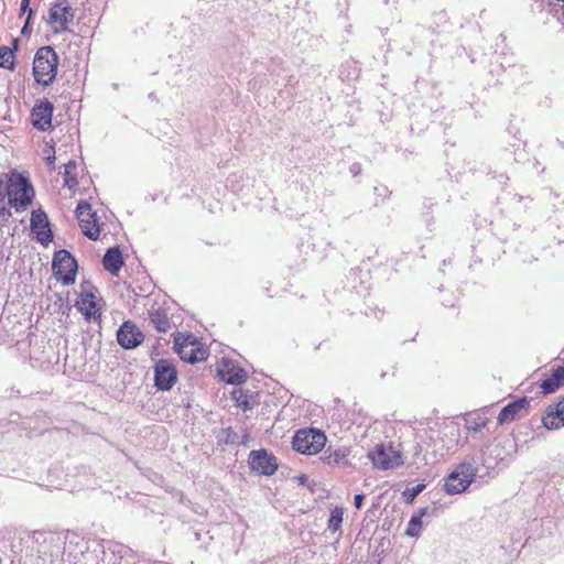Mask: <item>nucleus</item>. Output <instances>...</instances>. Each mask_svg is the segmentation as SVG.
<instances>
[{
  "label": "nucleus",
  "mask_w": 564,
  "mask_h": 564,
  "mask_svg": "<svg viewBox=\"0 0 564 564\" xmlns=\"http://www.w3.org/2000/svg\"><path fill=\"white\" fill-rule=\"evenodd\" d=\"M7 177L6 194L9 205L14 208L17 213L24 212L29 205H31L35 195L30 180L17 172L11 173Z\"/></svg>",
  "instance_id": "f257e3e1"
},
{
  "label": "nucleus",
  "mask_w": 564,
  "mask_h": 564,
  "mask_svg": "<svg viewBox=\"0 0 564 564\" xmlns=\"http://www.w3.org/2000/svg\"><path fill=\"white\" fill-rule=\"evenodd\" d=\"M58 56L51 46L40 47L33 61V76L37 84L51 85L57 74Z\"/></svg>",
  "instance_id": "f03ea898"
},
{
  "label": "nucleus",
  "mask_w": 564,
  "mask_h": 564,
  "mask_svg": "<svg viewBox=\"0 0 564 564\" xmlns=\"http://www.w3.org/2000/svg\"><path fill=\"white\" fill-rule=\"evenodd\" d=\"M368 458L375 468L380 470L394 469L403 465L402 451L400 445L391 442L380 443L368 452Z\"/></svg>",
  "instance_id": "7ed1b4c3"
},
{
  "label": "nucleus",
  "mask_w": 564,
  "mask_h": 564,
  "mask_svg": "<svg viewBox=\"0 0 564 564\" xmlns=\"http://www.w3.org/2000/svg\"><path fill=\"white\" fill-rule=\"evenodd\" d=\"M174 348L181 359L189 364L206 360L208 357V351L193 334L177 333L174 337Z\"/></svg>",
  "instance_id": "20e7f679"
},
{
  "label": "nucleus",
  "mask_w": 564,
  "mask_h": 564,
  "mask_svg": "<svg viewBox=\"0 0 564 564\" xmlns=\"http://www.w3.org/2000/svg\"><path fill=\"white\" fill-rule=\"evenodd\" d=\"M326 443V436L323 432L315 429L300 430L293 437V448L305 455H314L323 449Z\"/></svg>",
  "instance_id": "39448f33"
},
{
  "label": "nucleus",
  "mask_w": 564,
  "mask_h": 564,
  "mask_svg": "<svg viewBox=\"0 0 564 564\" xmlns=\"http://www.w3.org/2000/svg\"><path fill=\"white\" fill-rule=\"evenodd\" d=\"M475 479L473 464L460 463L444 480V491L447 495L464 492Z\"/></svg>",
  "instance_id": "423d86ee"
},
{
  "label": "nucleus",
  "mask_w": 564,
  "mask_h": 564,
  "mask_svg": "<svg viewBox=\"0 0 564 564\" xmlns=\"http://www.w3.org/2000/svg\"><path fill=\"white\" fill-rule=\"evenodd\" d=\"M52 267L57 280L62 281L64 285H69L75 282L77 263L67 250L55 252Z\"/></svg>",
  "instance_id": "0eeeda50"
},
{
  "label": "nucleus",
  "mask_w": 564,
  "mask_h": 564,
  "mask_svg": "<svg viewBox=\"0 0 564 564\" xmlns=\"http://www.w3.org/2000/svg\"><path fill=\"white\" fill-rule=\"evenodd\" d=\"M76 215L83 234L91 240H97L100 228L96 213L93 212L90 204L84 200L79 202L76 208Z\"/></svg>",
  "instance_id": "6e6552de"
},
{
  "label": "nucleus",
  "mask_w": 564,
  "mask_h": 564,
  "mask_svg": "<svg viewBox=\"0 0 564 564\" xmlns=\"http://www.w3.org/2000/svg\"><path fill=\"white\" fill-rule=\"evenodd\" d=\"M177 379L174 365L166 359H160L154 366V383L159 390L169 391Z\"/></svg>",
  "instance_id": "1a4fd4ad"
},
{
  "label": "nucleus",
  "mask_w": 564,
  "mask_h": 564,
  "mask_svg": "<svg viewBox=\"0 0 564 564\" xmlns=\"http://www.w3.org/2000/svg\"><path fill=\"white\" fill-rule=\"evenodd\" d=\"M250 468L261 475L270 476L278 469L276 458L265 449L252 451L249 454Z\"/></svg>",
  "instance_id": "9d476101"
},
{
  "label": "nucleus",
  "mask_w": 564,
  "mask_h": 564,
  "mask_svg": "<svg viewBox=\"0 0 564 564\" xmlns=\"http://www.w3.org/2000/svg\"><path fill=\"white\" fill-rule=\"evenodd\" d=\"M118 344L124 349H133L144 340L143 333L130 321L124 322L117 332Z\"/></svg>",
  "instance_id": "9b49d317"
},
{
  "label": "nucleus",
  "mask_w": 564,
  "mask_h": 564,
  "mask_svg": "<svg viewBox=\"0 0 564 564\" xmlns=\"http://www.w3.org/2000/svg\"><path fill=\"white\" fill-rule=\"evenodd\" d=\"M31 231L36 240L47 246L53 240V234L46 214L43 210H34L31 215Z\"/></svg>",
  "instance_id": "f8f14e48"
},
{
  "label": "nucleus",
  "mask_w": 564,
  "mask_h": 564,
  "mask_svg": "<svg viewBox=\"0 0 564 564\" xmlns=\"http://www.w3.org/2000/svg\"><path fill=\"white\" fill-rule=\"evenodd\" d=\"M530 399L522 397L503 406L498 415V423L506 424L525 415L529 411Z\"/></svg>",
  "instance_id": "ddd939ff"
},
{
  "label": "nucleus",
  "mask_w": 564,
  "mask_h": 564,
  "mask_svg": "<svg viewBox=\"0 0 564 564\" xmlns=\"http://www.w3.org/2000/svg\"><path fill=\"white\" fill-rule=\"evenodd\" d=\"M217 371L220 379L229 384H241L247 379L245 369L229 359L224 358Z\"/></svg>",
  "instance_id": "4468645a"
},
{
  "label": "nucleus",
  "mask_w": 564,
  "mask_h": 564,
  "mask_svg": "<svg viewBox=\"0 0 564 564\" xmlns=\"http://www.w3.org/2000/svg\"><path fill=\"white\" fill-rule=\"evenodd\" d=\"M53 105L47 99L41 100L32 110L31 118L34 128L46 131L52 123Z\"/></svg>",
  "instance_id": "2eb2a0df"
},
{
  "label": "nucleus",
  "mask_w": 564,
  "mask_h": 564,
  "mask_svg": "<svg viewBox=\"0 0 564 564\" xmlns=\"http://www.w3.org/2000/svg\"><path fill=\"white\" fill-rule=\"evenodd\" d=\"M542 424L547 430H558L564 426V398L547 406Z\"/></svg>",
  "instance_id": "dca6fc26"
},
{
  "label": "nucleus",
  "mask_w": 564,
  "mask_h": 564,
  "mask_svg": "<svg viewBox=\"0 0 564 564\" xmlns=\"http://www.w3.org/2000/svg\"><path fill=\"white\" fill-rule=\"evenodd\" d=\"M350 449L347 446L333 447L329 446L324 451L322 460L330 467H348L350 466Z\"/></svg>",
  "instance_id": "f3484780"
},
{
  "label": "nucleus",
  "mask_w": 564,
  "mask_h": 564,
  "mask_svg": "<svg viewBox=\"0 0 564 564\" xmlns=\"http://www.w3.org/2000/svg\"><path fill=\"white\" fill-rule=\"evenodd\" d=\"M74 19L72 8L62 1L55 3L50 10V22L56 23L61 26V30H66L69 22Z\"/></svg>",
  "instance_id": "a211bd4d"
},
{
  "label": "nucleus",
  "mask_w": 564,
  "mask_h": 564,
  "mask_svg": "<svg viewBox=\"0 0 564 564\" xmlns=\"http://www.w3.org/2000/svg\"><path fill=\"white\" fill-rule=\"evenodd\" d=\"M77 307L87 321H96L100 317V308L93 293L82 294L80 300L77 302Z\"/></svg>",
  "instance_id": "6ab92c4d"
},
{
  "label": "nucleus",
  "mask_w": 564,
  "mask_h": 564,
  "mask_svg": "<svg viewBox=\"0 0 564 564\" xmlns=\"http://www.w3.org/2000/svg\"><path fill=\"white\" fill-rule=\"evenodd\" d=\"M102 265L105 270L110 272L112 275H117L123 265V258L118 247L109 248L104 258Z\"/></svg>",
  "instance_id": "aec40b11"
},
{
  "label": "nucleus",
  "mask_w": 564,
  "mask_h": 564,
  "mask_svg": "<svg viewBox=\"0 0 564 564\" xmlns=\"http://www.w3.org/2000/svg\"><path fill=\"white\" fill-rule=\"evenodd\" d=\"M564 382V366H557L552 370L550 377L544 379L541 383V389L544 394L555 392Z\"/></svg>",
  "instance_id": "412c9836"
},
{
  "label": "nucleus",
  "mask_w": 564,
  "mask_h": 564,
  "mask_svg": "<svg viewBox=\"0 0 564 564\" xmlns=\"http://www.w3.org/2000/svg\"><path fill=\"white\" fill-rule=\"evenodd\" d=\"M426 508H420L415 513L412 514L408 528L405 530V535L411 538H419L422 530V518L426 514Z\"/></svg>",
  "instance_id": "4be33fe9"
},
{
  "label": "nucleus",
  "mask_w": 564,
  "mask_h": 564,
  "mask_svg": "<svg viewBox=\"0 0 564 564\" xmlns=\"http://www.w3.org/2000/svg\"><path fill=\"white\" fill-rule=\"evenodd\" d=\"M150 323L160 333H166L171 328L167 314L161 310L150 311Z\"/></svg>",
  "instance_id": "5701e85b"
},
{
  "label": "nucleus",
  "mask_w": 564,
  "mask_h": 564,
  "mask_svg": "<svg viewBox=\"0 0 564 564\" xmlns=\"http://www.w3.org/2000/svg\"><path fill=\"white\" fill-rule=\"evenodd\" d=\"M489 423V419L475 414L470 415L465 420V427L468 431V433L476 434L482 432Z\"/></svg>",
  "instance_id": "b1692460"
},
{
  "label": "nucleus",
  "mask_w": 564,
  "mask_h": 564,
  "mask_svg": "<svg viewBox=\"0 0 564 564\" xmlns=\"http://www.w3.org/2000/svg\"><path fill=\"white\" fill-rule=\"evenodd\" d=\"M485 447L486 446H482L478 453H475L473 455H469L467 456L462 463H469L470 465L473 464V467L475 469V476L477 475V473L479 471L480 469V466L482 467H486V468H490V464L488 462V459L485 457Z\"/></svg>",
  "instance_id": "393cba45"
},
{
  "label": "nucleus",
  "mask_w": 564,
  "mask_h": 564,
  "mask_svg": "<svg viewBox=\"0 0 564 564\" xmlns=\"http://www.w3.org/2000/svg\"><path fill=\"white\" fill-rule=\"evenodd\" d=\"M0 67L7 69H13L14 67V54L13 51L8 46H0Z\"/></svg>",
  "instance_id": "a878e982"
},
{
  "label": "nucleus",
  "mask_w": 564,
  "mask_h": 564,
  "mask_svg": "<svg viewBox=\"0 0 564 564\" xmlns=\"http://www.w3.org/2000/svg\"><path fill=\"white\" fill-rule=\"evenodd\" d=\"M343 516L344 510L341 508L336 507L333 509L328 519V530L332 532H337L341 527Z\"/></svg>",
  "instance_id": "bb28decb"
},
{
  "label": "nucleus",
  "mask_w": 564,
  "mask_h": 564,
  "mask_svg": "<svg viewBox=\"0 0 564 564\" xmlns=\"http://www.w3.org/2000/svg\"><path fill=\"white\" fill-rule=\"evenodd\" d=\"M74 170H76L75 161H69L68 163L65 164V184L69 187L77 184L76 178L70 176Z\"/></svg>",
  "instance_id": "cd10ccee"
},
{
  "label": "nucleus",
  "mask_w": 564,
  "mask_h": 564,
  "mask_svg": "<svg viewBox=\"0 0 564 564\" xmlns=\"http://www.w3.org/2000/svg\"><path fill=\"white\" fill-rule=\"evenodd\" d=\"M424 488L425 486L423 484H419L410 489L408 488L404 491V497L406 501L412 502L415 499V497L423 491Z\"/></svg>",
  "instance_id": "c85d7f7f"
},
{
  "label": "nucleus",
  "mask_w": 564,
  "mask_h": 564,
  "mask_svg": "<svg viewBox=\"0 0 564 564\" xmlns=\"http://www.w3.org/2000/svg\"><path fill=\"white\" fill-rule=\"evenodd\" d=\"M237 392H234V398L236 399L237 405L242 408L243 410L251 409V403L247 394L240 393L239 397H236Z\"/></svg>",
  "instance_id": "c756f323"
},
{
  "label": "nucleus",
  "mask_w": 564,
  "mask_h": 564,
  "mask_svg": "<svg viewBox=\"0 0 564 564\" xmlns=\"http://www.w3.org/2000/svg\"><path fill=\"white\" fill-rule=\"evenodd\" d=\"M46 163L51 170H54L55 167V151L53 147H50L46 151Z\"/></svg>",
  "instance_id": "7c9ffc66"
},
{
  "label": "nucleus",
  "mask_w": 564,
  "mask_h": 564,
  "mask_svg": "<svg viewBox=\"0 0 564 564\" xmlns=\"http://www.w3.org/2000/svg\"><path fill=\"white\" fill-rule=\"evenodd\" d=\"M31 0H22L20 6V11L22 14L28 12V19H31L33 11L29 8Z\"/></svg>",
  "instance_id": "2f4dec72"
},
{
  "label": "nucleus",
  "mask_w": 564,
  "mask_h": 564,
  "mask_svg": "<svg viewBox=\"0 0 564 564\" xmlns=\"http://www.w3.org/2000/svg\"><path fill=\"white\" fill-rule=\"evenodd\" d=\"M365 500V495L358 494L354 497V505L357 509H360L362 507Z\"/></svg>",
  "instance_id": "473e14b6"
},
{
  "label": "nucleus",
  "mask_w": 564,
  "mask_h": 564,
  "mask_svg": "<svg viewBox=\"0 0 564 564\" xmlns=\"http://www.w3.org/2000/svg\"><path fill=\"white\" fill-rule=\"evenodd\" d=\"M6 194V186H4V180L0 176V202L4 200Z\"/></svg>",
  "instance_id": "72a5a7b5"
},
{
  "label": "nucleus",
  "mask_w": 564,
  "mask_h": 564,
  "mask_svg": "<svg viewBox=\"0 0 564 564\" xmlns=\"http://www.w3.org/2000/svg\"><path fill=\"white\" fill-rule=\"evenodd\" d=\"M12 216L10 209L6 208L4 206H0V217L8 219Z\"/></svg>",
  "instance_id": "f704fd0d"
},
{
  "label": "nucleus",
  "mask_w": 564,
  "mask_h": 564,
  "mask_svg": "<svg viewBox=\"0 0 564 564\" xmlns=\"http://www.w3.org/2000/svg\"><path fill=\"white\" fill-rule=\"evenodd\" d=\"M29 24H30V19H26L25 24L23 25L22 31H21L22 34H26L29 32Z\"/></svg>",
  "instance_id": "c9c22d12"
},
{
  "label": "nucleus",
  "mask_w": 564,
  "mask_h": 564,
  "mask_svg": "<svg viewBox=\"0 0 564 564\" xmlns=\"http://www.w3.org/2000/svg\"><path fill=\"white\" fill-rule=\"evenodd\" d=\"M350 170H351V172L356 175V174H358V173H359L360 167H359L358 165L354 164V165L351 166V169H350Z\"/></svg>",
  "instance_id": "e433bc0d"
},
{
  "label": "nucleus",
  "mask_w": 564,
  "mask_h": 564,
  "mask_svg": "<svg viewBox=\"0 0 564 564\" xmlns=\"http://www.w3.org/2000/svg\"><path fill=\"white\" fill-rule=\"evenodd\" d=\"M306 479H307V477H306L305 475H301V476L299 477V480H300L302 484H304V482L306 481Z\"/></svg>",
  "instance_id": "4c0bfd02"
},
{
  "label": "nucleus",
  "mask_w": 564,
  "mask_h": 564,
  "mask_svg": "<svg viewBox=\"0 0 564 564\" xmlns=\"http://www.w3.org/2000/svg\"><path fill=\"white\" fill-rule=\"evenodd\" d=\"M194 536H195V539L198 541V540L200 539V533H199V532H195V533H194Z\"/></svg>",
  "instance_id": "58836bf2"
}]
</instances>
